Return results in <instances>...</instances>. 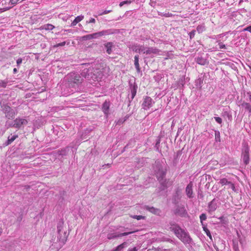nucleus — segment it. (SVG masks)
<instances>
[{"instance_id": "f257e3e1", "label": "nucleus", "mask_w": 251, "mask_h": 251, "mask_svg": "<svg viewBox=\"0 0 251 251\" xmlns=\"http://www.w3.org/2000/svg\"><path fill=\"white\" fill-rule=\"evenodd\" d=\"M170 230L183 243H188L190 241L189 236L176 224H171Z\"/></svg>"}, {"instance_id": "f03ea898", "label": "nucleus", "mask_w": 251, "mask_h": 251, "mask_svg": "<svg viewBox=\"0 0 251 251\" xmlns=\"http://www.w3.org/2000/svg\"><path fill=\"white\" fill-rule=\"evenodd\" d=\"M66 80L70 87H74L83 82V78L79 74L71 73L67 75Z\"/></svg>"}, {"instance_id": "7ed1b4c3", "label": "nucleus", "mask_w": 251, "mask_h": 251, "mask_svg": "<svg viewBox=\"0 0 251 251\" xmlns=\"http://www.w3.org/2000/svg\"><path fill=\"white\" fill-rule=\"evenodd\" d=\"M241 157L244 164L247 165L250 162L249 147L248 143L243 142L242 143V149Z\"/></svg>"}, {"instance_id": "20e7f679", "label": "nucleus", "mask_w": 251, "mask_h": 251, "mask_svg": "<svg viewBox=\"0 0 251 251\" xmlns=\"http://www.w3.org/2000/svg\"><path fill=\"white\" fill-rule=\"evenodd\" d=\"M27 123V120L23 118H17L13 121L11 126L17 129H21L23 128L24 126L26 125Z\"/></svg>"}, {"instance_id": "39448f33", "label": "nucleus", "mask_w": 251, "mask_h": 251, "mask_svg": "<svg viewBox=\"0 0 251 251\" xmlns=\"http://www.w3.org/2000/svg\"><path fill=\"white\" fill-rule=\"evenodd\" d=\"M139 52H142L143 53H145L146 54H150L151 53L153 54H157L159 52V50L156 48H145L144 47L141 46L140 48L138 49Z\"/></svg>"}, {"instance_id": "423d86ee", "label": "nucleus", "mask_w": 251, "mask_h": 251, "mask_svg": "<svg viewBox=\"0 0 251 251\" xmlns=\"http://www.w3.org/2000/svg\"><path fill=\"white\" fill-rule=\"evenodd\" d=\"M152 99L150 97L146 96L144 99L142 106L145 110H148L152 106Z\"/></svg>"}, {"instance_id": "0eeeda50", "label": "nucleus", "mask_w": 251, "mask_h": 251, "mask_svg": "<svg viewBox=\"0 0 251 251\" xmlns=\"http://www.w3.org/2000/svg\"><path fill=\"white\" fill-rule=\"evenodd\" d=\"M104 31H100L97 33H94L91 34H88L84 36L82 38L85 40H91L95 38H97L99 37L102 36L104 35Z\"/></svg>"}, {"instance_id": "6e6552de", "label": "nucleus", "mask_w": 251, "mask_h": 251, "mask_svg": "<svg viewBox=\"0 0 251 251\" xmlns=\"http://www.w3.org/2000/svg\"><path fill=\"white\" fill-rule=\"evenodd\" d=\"M165 175L166 172L164 171L163 170L159 169L158 171L156 173V177H157L158 181L165 187H167V186L166 185H165L162 181L163 180L165 176Z\"/></svg>"}, {"instance_id": "1a4fd4ad", "label": "nucleus", "mask_w": 251, "mask_h": 251, "mask_svg": "<svg viewBox=\"0 0 251 251\" xmlns=\"http://www.w3.org/2000/svg\"><path fill=\"white\" fill-rule=\"evenodd\" d=\"M219 183L221 184L222 186L226 185H230V188H231L233 191L235 190V187L234 184L232 183L231 182L228 181L227 179L226 178H221L220 180Z\"/></svg>"}, {"instance_id": "9d476101", "label": "nucleus", "mask_w": 251, "mask_h": 251, "mask_svg": "<svg viewBox=\"0 0 251 251\" xmlns=\"http://www.w3.org/2000/svg\"><path fill=\"white\" fill-rule=\"evenodd\" d=\"M193 183L191 182L187 186L186 188V193L188 197L191 198L193 197Z\"/></svg>"}, {"instance_id": "9b49d317", "label": "nucleus", "mask_w": 251, "mask_h": 251, "mask_svg": "<svg viewBox=\"0 0 251 251\" xmlns=\"http://www.w3.org/2000/svg\"><path fill=\"white\" fill-rule=\"evenodd\" d=\"M196 62L201 65H207L209 63L208 61L202 57H198L196 58Z\"/></svg>"}, {"instance_id": "f8f14e48", "label": "nucleus", "mask_w": 251, "mask_h": 251, "mask_svg": "<svg viewBox=\"0 0 251 251\" xmlns=\"http://www.w3.org/2000/svg\"><path fill=\"white\" fill-rule=\"evenodd\" d=\"M110 107V102L105 100L102 104V111L105 114H108Z\"/></svg>"}, {"instance_id": "ddd939ff", "label": "nucleus", "mask_w": 251, "mask_h": 251, "mask_svg": "<svg viewBox=\"0 0 251 251\" xmlns=\"http://www.w3.org/2000/svg\"><path fill=\"white\" fill-rule=\"evenodd\" d=\"M145 208L148 210L149 211L151 212V213L156 214V215H159L160 213V210L159 209L155 208L153 207H149L148 206H146Z\"/></svg>"}, {"instance_id": "4468645a", "label": "nucleus", "mask_w": 251, "mask_h": 251, "mask_svg": "<svg viewBox=\"0 0 251 251\" xmlns=\"http://www.w3.org/2000/svg\"><path fill=\"white\" fill-rule=\"evenodd\" d=\"M54 28V26L51 24H46L42 25L39 28L40 30H51Z\"/></svg>"}, {"instance_id": "2eb2a0df", "label": "nucleus", "mask_w": 251, "mask_h": 251, "mask_svg": "<svg viewBox=\"0 0 251 251\" xmlns=\"http://www.w3.org/2000/svg\"><path fill=\"white\" fill-rule=\"evenodd\" d=\"M134 65L138 73L140 72L141 69L139 64V55H136L134 56Z\"/></svg>"}, {"instance_id": "dca6fc26", "label": "nucleus", "mask_w": 251, "mask_h": 251, "mask_svg": "<svg viewBox=\"0 0 251 251\" xmlns=\"http://www.w3.org/2000/svg\"><path fill=\"white\" fill-rule=\"evenodd\" d=\"M106 49V52L108 54H110L111 53L112 50V47L113 46L112 42H108L104 45Z\"/></svg>"}, {"instance_id": "f3484780", "label": "nucleus", "mask_w": 251, "mask_h": 251, "mask_svg": "<svg viewBox=\"0 0 251 251\" xmlns=\"http://www.w3.org/2000/svg\"><path fill=\"white\" fill-rule=\"evenodd\" d=\"M84 18V16L82 15L78 16L73 21L71 24L72 26L75 25L77 23L81 21Z\"/></svg>"}, {"instance_id": "a211bd4d", "label": "nucleus", "mask_w": 251, "mask_h": 251, "mask_svg": "<svg viewBox=\"0 0 251 251\" xmlns=\"http://www.w3.org/2000/svg\"><path fill=\"white\" fill-rule=\"evenodd\" d=\"M126 242H125L118 246L116 248L113 249L111 251H121L126 246Z\"/></svg>"}, {"instance_id": "6ab92c4d", "label": "nucleus", "mask_w": 251, "mask_h": 251, "mask_svg": "<svg viewBox=\"0 0 251 251\" xmlns=\"http://www.w3.org/2000/svg\"><path fill=\"white\" fill-rule=\"evenodd\" d=\"M18 137V135H14L12 137H11V138L8 137V140H7V141H6V142L5 143V145L6 146H8V145L11 144Z\"/></svg>"}, {"instance_id": "aec40b11", "label": "nucleus", "mask_w": 251, "mask_h": 251, "mask_svg": "<svg viewBox=\"0 0 251 251\" xmlns=\"http://www.w3.org/2000/svg\"><path fill=\"white\" fill-rule=\"evenodd\" d=\"M242 106L244 107L246 110L251 113V105L249 103L243 102L242 104Z\"/></svg>"}, {"instance_id": "412c9836", "label": "nucleus", "mask_w": 251, "mask_h": 251, "mask_svg": "<svg viewBox=\"0 0 251 251\" xmlns=\"http://www.w3.org/2000/svg\"><path fill=\"white\" fill-rule=\"evenodd\" d=\"M15 113L13 110L10 111L9 112V113L7 112L5 114L6 117H7V118H8L9 119H13L15 117Z\"/></svg>"}, {"instance_id": "4be33fe9", "label": "nucleus", "mask_w": 251, "mask_h": 251, "mask_svg": "<svg viewBox=\"0 0 251 251\" xmlns=\"http://www.w3.org/2000/svg\"><path fill=\"white\" fill-rule=\"evenodd\" d=\"M8 83L7 79L0 80V87L5 88Z\"/></svg>"}, {"instance_id": "5701e85b", "label": "nucleus", "mask_w": 251, "mask_h": 251, "mask_svg": "<svg viewBox=\"0 0 251 251\" xmlns=\"http://www.w3.org/2000/svg\"><path fill=\"white\" fill-rule=\"evenodd\" d=\"M197 30L199 33H202L205 30V26L203 25H199L197 26Z\"/></svg>"}, {"instance_id": "b1692460", "label": "nucleus", "mask_w": 251, "mask_h": 251, "mask_svg": "<svg viewBox=\"0 0 251 251\" xmlns=\"http://www.w3.org/2000/svg\"><path fill=\"white\" fill-rule=\"evenodd\" d=\"M117 237H119V235H118V234H116L114 233L107 234V238L109 240H111V239L117 238Z\"/></svg>"}, {"instance_id": "393cba45", "label": "nucleus", "mask_w": 251, "mask_h": 251, "mask_svg": "<svg viewBox=\"0 0 251 251\" xmlns=\"http://www.w3.org/2000/svg\"><path fill=\"white\" fill-rule=\"evenodd\" d=\"M3 110L5 114H6L7 112L9 113L10 111L12 110L11 108L8 105H5L3 107Z\"/></svg>"}, {"instance_id": "a878e982", "label": "nucleus", "mask_w": 251, "mask_h": 251, "mask_svg": "<svg viewBox=\"0 0 251 251\" xmlns=\"http://www.w3.org/2000/svg\"><path fill=\"white\" fill-rule=\"evenodd\" d=\"M131 3V1L130 0H125V1H122V2H121L120 3L119 6L120 7H122V6H123L125 4H130Z\"/></svg>"}, {"instance_id": "bb28decb", "label": "nucleus", "mask_w": 251, "mask_h": 251, "mask_svg": "<svg viewBox=\"0 0 251 251\" xmlns=\"http://www.w3.org/2000/svg\"><path fill=\"white\" fill-rule=\"evenodd\" d=\"M133 218L136 219L137 220H140L141 219H145V216H142V215H134V216H133Z\"/></svg>"}, {"instance_id": "cd10ccee", "label": "nucleus", "mask_w": 251, "mask_h": 251, "mask_svg": "<svg viewBox=\"0 0 251 251\" xmlns=\"http://www.w3.org/2000/svg\"><path fill=\"white\" fill-rule=\"evenodd\" d=\"M135 232V231H133L124 232V233H122L118 234V235H119V237L126 236V235H128L129 234H132V233H134Z\"/></svg>"}, {"instance_id": "c85d7f7f", "label": "nucleus", "mask_w": 251, "mask_h": 251, "mask_svg": "<svg viewBox=\"0 0 251 251\" xmlns=\"http://www.w3.org/2000/svg\"><path fill=\"white\" fill-rule=\"evenodd\" d=\"M200 218L201 223L202 224V221H204L206 219V214H204V213L201 214L200 217Z\"/></svg>"}, {"instance_id": "c756f323", "label": "nucleus", "mask_w": 251, "mask_h": 251, "mask_svg": "<svg viewBox=\"0 0 251 251\" xmlns=\"http://www.w3.org/2000/svg\"><path fill=\"white\" fill-rule=\"evenodd\" d=\"M195 30H193L189 33L190 38L192 39L195 35Z\"/></svg>"}, {"instance_id": "7c9ffc66", "label": "nucleus", "mask_w": 251, "mask_h": 251, "mask_svg": "<svg viewBox=\"0 0 251 251\" xmlns=\"http://www.w3.org/2000/svg\"><path fill=\"white\" fill-rule=\"evenodd\" d=\"M98 74L96 75L97 77L99 78H102V76H103V74L101 72H97Z\"/></svg>"}, {"instance_id": "2f4dec72", "label": "nucleus", "mask_w": 251, "mask_h": 251, "mask_svg": "<svg viewBox=\"0 0 251 251\" xmlns=\"http://www.w3.org/2000/svg\"><path fill=\"white\" fill-rule=\"evenodd\" d=\"M214 119L215 121L219 124H221L222 123V120L221 118L218 117H215Z\"/></svg>"}, {"instance_id": "473e14b6", "label": "nucleus", "mask_w": 251, "mask_h": 251, "mask_svg": "<svg viewBox=\"0 0 251 251\" xmlns=\"http://www.w3.org/2000/svg\"><path fill=\"white\" fill-rule=\"evenodd\" d=\"M66 44V42H63L57 44L54 46V47H58L60 46H64Z\"/></svg>"}, {"instance_id": "72a5a7b5", "label": "nucleus", "mask_w": 251, "mask_h": 251, "mask_svg": "<svg viewBox=\"0 0 251 251\" xmlns=\"http://www.w3.org/2000/svg\"><path fill=\"white\" fill-rule=\"evenodd\" d=\"M219 48L220 49H226V45L225 44H224L223 43H219Z\"/></svg>"}, {"instance_id": "f704fd0d", "label": "nucleus", "mask_w": 251, "mask_h": 251, "mask_svg": "<svg viewBox=\"0 0 251 251\" xmlns=\"http://www.w3.org/2000/svg\"><path fill=\"white\" fill-rule=\"evenodd\" d=\"M111 12V10H104L102 13L100 14V15H104V14H107L110 12Z\"/></svg>"}, {"instance_id": "c9c22d12", "label": "nucleus", "mask_w": 251, "mask_h": 251, "mask_svg": "<svg viewBox=\"0 0 251 251\" xmlns=\"http://www.w3.org/2000/svg\"><path fill=\"white\" fill-rule=\"evenodd\" d=\"M244 31H248L251 33V25L244 29Z\"/></svg>"}, {"instance_id": "e433bc0d", "label": "nucleus", "mask_w": 251, "mask_h": 251, "mask_svg": "<svg viewBox=\"0 0 251 251\" xmlns=\"http://www.w3.org/2000/svg\"><path fill=\"white\" fill-rule=\"evenodd\" d=\"M96 22L95 19L94 18H91L88 22H87V23H95Z\"/></svg>"}, {"instance_id": "4c0bfd02", "label": "nucleus", "mask_w": 251, "mask_h": 251, "mask_svg": "<svg viewBox=\"0 0 251 251\" xmlns=\"http://www.w3.org/2000/svg\"><path fill=\"white\" fill-rule=\"evenodd\" d=\"M205 233L207 236H208L210 238H211V235L210 231L208 229H206V231Z\"/></svg>"}, {"instance_id": "58836bf2", "label": "nucleus", "mask_w": 251, "mask_h": 251, "mask_svg": "<svg viewBox=\"0 0 251 251\" xmlns=\"http://www.w3.org/2000/svg\"><path fill=\"white\" fill-rule=\"evenodd\" d=\"M138 249L136 247H134L132 249H129L127 251H137Z\"/></svg>"}, {"instance_id": "ea45409f", "label": "nucleus", "mask_w": 251, "mask_h": 251, "mask_svg": "<svg viewBox=\"0 0 251 251\" xmlns=\"http://www.w3.org/2000/svg\"><path fill=\"white\" fill-rule=\"evenodd\" d=\"M22 58H19L17 60V64L18 65L20 64L21 63H22Z\"/></svg>"}, {"instance_id": "a19ab883", "label": "nucleus", "mask_w": 251, "mask_h": 251, "mask_svg": "<svg viewBox=\"0 0 251 251\" xmlns=\"http://www.w3.org/2000/svg\"><path fill=\"white\" fill-rule=\"evenodd\" d=\"M11 7H4V8H3L2 9H3V11L4 12V11H6L7 10H8Z\"/></svg>"}, {"instance_id": "79ce46f5", "label": "nucleus", "mask_w": 251, "mask_h": 251, "mask_svg": "<svg viewBox=\"0 0 251 251\" xmlns=\"http://www.w3.org/2000/svg\"><path fill=\"white\" fill-rule=\"evenodd\" d=\"M13 72H14V73H16L17 72V70L16 68H14L13 69Z\"/></svg>"}, {"instance_id": "37998d69", "label": "nucleus", "mask_w": 251, "mask_h": 251, "mask_svg": "<svg viewBox=\"0 0 251 251\" xmlns=\"http://www.w3.org/2000/svg\"><path fill=\"white\" fill-rule=\"evenodd\" d=\"M135 94H136V92H133L132 93V98H133L135 96Z\"/></svg>"}, {"instance_id": "c03bdc74", "label": "nucleus", "mask_w": 251, "mask_h": 251, "mask_svg": "<svg viewBox=\"0 0 251 251\" xmlns=\"http://www.w3.org/2000/svg\"><path fill=\"white\" fill-rule=\"evenodd\" d=\"M2 229L1 228H0V235H1V234L2 233Z\"/></svg>"}, {"instance_id": "a18cd8bd", "label": "nucleus", "mask_w": 251, "mask_h": 251, "mask_svg": "<svg viewBox=\"0 0 251 251\" xmlns=\"http://www.w3.org/2000/svg\"><path fill=\"white\" fill-rule=\"evenodd\" d=\"M3 12L2 8H0V13Z\"/></svg>"}, {"instance_id": "49530a36", "label": "nucleus", "mask_w": 251, "mask_h": 251, "mask_svg": "<svg viewBox=\"0 0 251 251\" xmlns=\"http://www.w3.org/2000/svg\"><path fill=\"white\" fill-rule=\"evenodd\" d=\"M206 229H207L206 227H203V230L205 231V232H206Z\"/></svg>"}, {"instance_id": "de8ad7c7", "label": "nucleus", "mask_w": 251, "mask_h": 251, "mask_svg": "<svg viewBox=\"0 0 251 251\" xmlns=\"http://www.w3.org/2000/svg\"><path fill=\"white\" fill-rule=\"evenodd\" d=\"M229 186V188H230V185H228Z\"/></svg>"}]
</instances>
